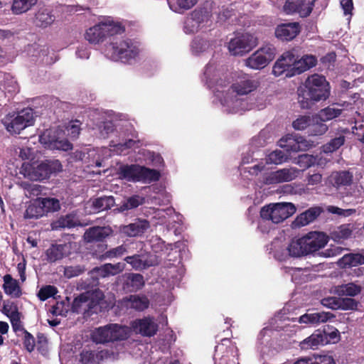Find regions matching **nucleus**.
Masks as SVG:
<instances>
[{
	"label": "nucleus",
	"mask_w": 364,
	"mask_h": 364,
	"mask_svg": "<svg viewBox=\"0 0 364 364\" xmlns=\"http://www.w3.org/2000/svg\"><path fill=\"white\" fill-rule=\"evenodd\" d=\"M284 60H285V58L278 59L275 62L272 68V73L277 77H279L283 75H284L286 77H294V75H289L292 71V67H288L287 64H284Z\"/></svg>",
	"instance_id": "45"
},
{
	"label": "nucleus",
	"mask_w": 364,
	"mask_h": 364,
	"mask_svg": "<svg viewBox=\"0 0 364 364\" xmlns=\"http://www.w3.org/2000/svg\"><path fill=\"white\" fill-rule=\"evenodd\" d=\"M303 237L292 239L288 246V251L291 256L299 257L306 255V249L304 247Z\"/></svg>",
	"instance_id": "40"
},
{
	"label": "nucleus",
	"mask_w": 364,
	"mask_h": 364,
	"mask_svg": "<svg viewBox=\"0 0 364 364\" xmlns=\"http://www.w3.org/2000/svg\"><path fill=\"white\" fill-rule=\"evenodd\" d=\"M10 320L13 330L15 332L22 331L24 333V331H26L22 326L20 321L19 313L18 311L17 306H14V310L11 311L10 315Z\"/></svg>",
	"instance_id": "56"
},
{
	"label": "nucleus",
	"mask_w": 364,
	"mask_h": 364,
	"mask_svg": "<svg viewBox=\"0 0 364 364\" xmlns=\"http://www.w3.org/2000/svg\"><path fill=\"white\" fill-rule=\"evenodd\" d=\"M81 122L79 120L71 121L67 126L68 135L73 139L77 138L80 133Z\"/></svg>",
	"instance_id": "58"
},
{
	"label": "nucleus",
	"mask_w": 364,
	"mask_h": 364,
	"mask_svg": "<svg viewBox=\"0 0 364 364\" xmlns=\"http://www.w3.org/2000/svg\"><path fill=\"white\" fill-rule=\"evenodd\" d=\"M60 134V132L55 129H46L39 136V141L45 146V148L50 149Z\"/></svg>",
	"instance_id": "43"
},
{
	"label": "nucleus",
	"mask_w": 364,
	"mask_h": 364,
	"mask_svg": "<svg viewBox=\"0 0 364 364\" xmlns=\"http://www.w3.org/2000/svg\"><path fill=\"white\" fill-rule=\"evenodd\" d=\"M303 141H299L292 136H287L279 140V146L284 148L287 152H298L302 150Z\"/></svg>",
	"instance_id": "39"
},
{
	"label": "nucleus",
	"mask_w": 364,
	"mask_h": 364,
	"mask_svg": "<svg viewBox=\"0 0 364 364\" xmlns=\"http://www.w3.org/2000/svg\"><path fill=\"white\" fill-rule=\"evenodd\" d=\"M328 343L326 337V329L324 328L323 331H316V333L311 334L309 337L304 339L301 343L302 349H316L321 345Z\"/></svg>",
	"instance_id": "21"
},
{
	"label": "nucleus",
	"mask_w": 364,
	"mask_h": 364,
	"mask_svg": "<svg viewBox=\"0 0 364 364\" xmlns=\"http://www.w3.org/2000/svg\"><path fill=\"white\" fill-rule=\"evenodd\" d=\"M296 208L291 203H278L263 206L260 210V217L263 221L279 223L294 215Z\"/></svg>",
	"instance_id": "6"
},
{
	"label": "nucleus",
	"mask_w": 364,
	"mask_h": 364,
	"mask_svg": "<svg viewBox=\"0 0 364 364\" xmlns=\"http://www.w3.org/2000/svg\"><path fill=\"white\" fill-rule=\"evenodd\" d=\"M125 268V264L118 262L117 264H105V269L108 271L109 275H116L122 272Z\"/></svg>",
	"instance_id": "62"
},
{
	"label": "nucleus",
	"mask_w": 364,
	"mask_h": 364,
	"mask_svg": "<svg viewBox=\"0 0 364 364\" xmlns=\"http://www.w3.org/2000/svg\"><path fill=\"white\" fill-rule=\"evenodd\" d=\"M72 149L73 144L67 139L60 137L59 134L50 149H57L66 151L71 150Z\"/></svg>",
	"instance_id": "55"
},
{
	"label": "nucleus",
	"mask_w": 364,
	"mask_h": 364,
	"mask_svg": "<svg viewBox=\"0 0 364 364\" xmlns=\"http://www.w3.org/2000/svg\"><path fill=\"white\" fill-rule=\"evenodd\" d=\"M91 303L90 294L88 293H82L73 299L71 311L77 314L82 311H86L87 308H90Z\"/></svg>",
	"instance_id": "34"
},
{
	"label": "nucleus",
	"mask_w": 364,
	"mask_h": 364,
	"mask_svg": "<svg viewBox=\"0 0 364 364\" xmlns=\"http://www.w3.org/2000/svg\"><path fill=\"white\" fill-rule=\"evenodd\" d=\"M324 122H325L318 114L311 116V121L307 131L308 134L309 136H320L324 134L328 130V127Z\"/></svg>",
	"instance_id": "33"
},
{
	"label": "nucleus",
	"mask_w": 364,
	"mask_h": 364,
	"mask_svg": "<svg viewBox=\"0 0 364 364\" xmlns=\"http://www.w3.org/2000/svg\"><path fill=\"white\" fill-rule=\"evenodd\" d=\"M128 245L126 244H122L116 247L112 248L107 251H106L102 255V259H114L119 258L122 257L124 254L127 252Z\"/></svg>",
	"instance_id": "47"
},
{
	"label": "nucleus",
	"mask_w": 364,
	"mask_h": 364,
	"mask_svg": "<svg viewBox=\"0 0 364 364\" xmlns=\"http://www.w3.org/2000/svg\"><path fill=\"white\" fill-rule=\"evenodd\" d=\"M55 21V16L52 11L47 8H41L35 16V24L41 28H46L50 26Z\"/></svg>",
	"instance_id": "31"
},
{
	"label": "nucleus",
	"mask_w": 364,
	"mask_h": 364,
	"mask_svg": "<svg viewBox=\"0 0 364 364\" xmlns=\"http://www.w3.org/2000/svg\"><path fill=\"white\" fill-rule=\"evenodd\" d=\"M296 160V164L302 169H306L316 164V157L311 154H304L299 155Z\"/></svg>",
	"instance_id": "50"
},
{
	"label": "nucleus",
	"mask_w": 364,
	"mask_h": 364,
	"mask_svg": "<svg viewBox=\"0 0 364 364\" xmlns=\"http://www.w3.org/2000/svg\"><path fill=\"white\" fill-rule=\"evenodd\" d=\"M23 334H24V337L23 339V346L26 349L27 351H28L29 353H31L35 349V346H36L35 338L33 336V335L27 331H24Z\"/></svg>",
	"instance_id": "60"
},
{
	"label": "nucleus",
	"mask_w": 364,
	"mask_h": 364,
	"mask_svg": "<svg viewBox=\"0 0 364 364\" xmlns=\"http://www.w3.org/2000/svg\"><path fill=\"white\" fill-rule=\"evenodd\" d=\"M150 227L146 220H136L134 223L120 227V232L128 237H136L144 234Z\"/></svg>",
	"instance_id": "19"
},
{
	"label": "nucleus",
	"mask_w": 364,
	"mask_h": 364,
	"mask_svg": "<svg viewBox=\"0 0 364 364\" xmlns=\"http://www.w3.org/2000/svg\"><path fill=\"white\" fill-rule=\"evenodd\" d=\"M131 329L144 337H152L157 333L159 325L153 317L146 316L136 318L131 322Z\"/></svg>",
	"instance_id": "12"
},
{
	"label": "nucleus",
	"mask_w": 364,
	"mask_h": 364,
	"mask_svg": "<svg viewBox=\"0 0 364 364\" xmlns=\"http://www.w3.org/2000/svg\"><path fill=\"white\" fill-rule=\"evenodd\" d=\"M2 122L9 132L12 134H19L26 127L33 124V110L26 108L17 113H9L3 119Z\"/></svg>",
	"instance_id": "7"
},
{
	"label": "nucleus",
	"mask_w": 364,
	"mask_h": 364,
	"mask_svg": "<svg viewBox=\"0 0 364 364\" xmlns=\"http://www.w3.org/2000/svg\"><path fill=\"white\" fill-rule=\"evenodd\" d=\"M123 278V289L129 291H136L145 284L144 277L140 274L128 273Z\"/></svg>",
	"instance_id": "23"
},
{
	"label": "nucleus",
	"mask_w": 364,
	"mask_h": 364,
	"mask_svg": "<svg viewBox=\"0 0 364 364\" xmlns=\"http://www.w3.org/2000/svg\"><path fill=\"white\" fill-rule=\"evenodd\" d=\"M288 158V155L282 150H275L272 151L266 159L267 164H280L284 162Z\"/></svg>",
	"instance_id": "49"
},
{
	"label": "nucleus",
	"mask_w": 364,
	"mask_h": 364,
	"mask_svg": "<svg viewBox=\"0 0 364 364\" xmlns=\"http://www.w3.org/2000/svg\"><path fill=\"white\" fill-rule=\"evenodd\" d=\"M299 172L296 168H282L271 172L265 177L264 182L265 184L270 185L291 181L297 177Z\"/></svg>",
	"instance_id": "15"
},
{
	"label": "nucleus",
	"mask_w": 364,
	"mask_h": 364,
	"mask_svg": "<svg viewBox=\"0 0 364 364\" xmlns=\"http://www.w3.org/2000/svg\"><path fill=\"white\" fill-rule=\"evenodd\" d=\"M314 7V2L310 0H287L284 6L288 14L297 13L302 18L309 16Z\"/></svg>",
	"instance_id": "14"
},
{
	"label": "nucleus",
	"mask_w": 364,
	"mask_h": 364,
	"mask_svg": "<svg viewBox=\"0 0 364 364\" xmlns=\"http://www.w3.org/2000/svg\"><path fill=\"white\" fill-rule=\"evenodd\" d=\"M215 354L221 356L218 364H239L238 348L230 338H223L221 343L215 346Z\"/></svg>",
	"instance_id": "10"
},
{
	"label": "nucleus",
	"mask_w": 364,
	"mask_h": 364,
	"mask_svg": "<svg viewBox=\"0 0 364 364\" xmlns=\"http://www.w3.org/2000/svg\"><path fill=\"white\" fill-rule=\"evenodd\" d=\"M58 293V289L55 286L46 285L40 289L37 294L38 299L44 301L54 296Z\"/></svg>",
	"instance_id": "51"
},
{
	"label": "nucleus",
	"mask_w": 364,
	"mask_h": 364,
	"mask_svg": "<svg viewBox=\"0 0 364 364\" xmlns=\"http://www.w3.org/2000/svg\"><path fill=\"white\" fill-rule=\"evenodd\" d=\"M311 117L307 115L299 116L292 122V127L296 130L309 129Z\"/></svg>",
	"instance_id": "52"
},
{
	"label": "nucleus",
	"mask_w": 364,
	"mask_h": 364,
	"mask_svg": "<svg viewBox=\"0 0 364 364\" xmlns=\"http://www.w3.org/2000/svg\"><path fill=\"white\" fill-rule=\"evenodd\" d=\"M68 247L66 244H52L46 251V260L55 262L68 256Z\"/></svg>",
	"instance_id": "24"
},
{
	"label": "nucleus",
	"mask_w": 364,
	"mask_h": 364,
	"mask_svg": "<svg viewBox=\"0 0 364 364\" xmlns=\"http://www.w3.org/2000/svg\"><path fill=\"white\" fill-rule=\"evenodd\" d=\"M345 136L340 135L338 137L332 139L328 144L324 146L326 152H333L338 149L345 142Z\"/></svg>",
	"instance_id": "53"
},
{
	"label": "nucleus",
	"mask_w": 364,
	"mask_h": 364,
	"mask_svg": "<svg viewBox=\"0 0 364 364\" xmlns=\"http://www.w3.org/2000/svg\"><path fill=\"white\" fill-rule=\"evenodd\" d=\"M107 350H101L97 353L87 349H83L79 355V361L81 364H96V358L100 357L102 359L104 355H107Z\"/></svg>",
	"instance_id": "37"
},
{
	"label": "nucleus",
	"mask_w": 364,
	"mask_h": 364,
	"mask_svg": "<svg viewBox=\"0 0 364 364\" xmlns=\"http://www.w3.org/2000/svg\"><path fill=\"white\" fill-rule=\"evenodd\" d=\"M341 298L330 296L323 298L321 300V304L331 309H340Z\"/></svg>",
	"instance_id": "61"
},
{
	"label": "nucleus",
	"mask_w": 364,
	"mask_h": 364,
	"mask_svg": "<svg viewBox=\"0 0 364 364\" xmlns=\"http://www.w3.org/2000/svg\"><path fill=\"white\" fill-rule=\"evenodd\" d=\"M62 169L63 166L59 160H45L36 166H31L27 173V176L32 181H41L48 179L53 174L60 172Z\"/></svg>",
	"instance_id": "8"
},
{
	"label": "nucleus",
	"mask_w": 364,
	"mask_h": 364,
	"mask_svg": "<svg viewBox=\"0 0 364 364\" xmlns=\"http://www.w3.org/2000/svg\"><path fill=\"white\" fill-rule=\"evenodd\" d=\"M353 230L354 227L351 223L341 225L331 232V237L336 242H342L352 236Z\"/></svg>",
	"instance_id": "30"
},
{
	"label": "nucleus",
	"mask_w": 364,
	"mask_h": 364,
	"mask_svg": "<svg viewBox=\"0 0 364 364\" xmlns=\"http://www.w3.org/2000/svg\"><path fill=\"white\" fill-rule=\"evenodd\" d=\"M140 181L156 182L160 179L161 173L156 169L141 166Z\"/></svg>",
	"instance_id": "46"
},
{
	"label": "nucleus",
	"mask_w": 364,
	"mask_h": 364,
	"mask_svg": "<svg viewBox=\"0 0 364 364\" xmlns=\"http://www.w3.org/2000/svg\"><path fill=\"white\" fill-rule=\"evenodd\" d=\"M37 2V0H14L11 9L14 14H21L28 11Z\"/></svg>",
	"instance_id": "44"
},
{
	"label": "nucleus",
	"mask_w": 364,
	"mask_h": 364,
	"mask_svg": "<svg viewBox=\"0 0 364 364\" xmlns=\"http://www.w3.org/2000/svg\"><path fill=\"white\" fill-rule=\"evenodd\" d=\"M132 331L131 328L126 325L109 323L96 328L91 333V340L96 344L124 341L130 337Z\"/></svg>",
	"instance_id": "3"
},
{
	"label": "nucleus",
	"mask_w": 364,
	"mask_h": 364,
	"mask_svg": "<svg viewBox=\"0 0 364 364\" xmlns=\"http://www.w3.org/2000/svg\"><path fill=\"white\" fill-rule=\"evenodd\" d=\"M256 46L253 36L245 33L232 38L228 44L230 53L233 55H243Z\"/></svg>",
	"instance_id": "11"
},
{
	"label": "nucleus",
	"mask_w": 364,
	"mask_h": 364,
	"mask_svg": "<svg viewBox=\"0 0 364 364\" xmlns=\"http://www.w3.org/2000/svg\"><path fill=\"white\" fill-rule=\"evenodd\" d=\"M298 102L301 109H311L316 102L326 100L330 95L326 77L314 74L307 77L303 87L297 90Z\"/></svg>",
	"instance_id": "1"
},
{
	"label": "nucleus",
	"mask_w": 364,
	"mask_h": 364,
	"mask_svg": "<svg viewBox=\"0 0 364 364\" xmlns=\"http://www.w3.org/2000/svg\"><path fill=\"white\" fill-rule=\"evenodd\" d=\"M353 176L349 171H340L333 172L329 181L333 186L339 188L341 186H347L351 185Z\"/></svg>",
	"instance_id": "26"
},
{
	"label": "nucleus",
	"mask_w": 364,
	"mask_h": 364,
	"mask_svg": "<svg viewBox=\"0 0 364 364\" xmlns=\"http://www.w3.org/2000/svg\"><path fill=\"white\" fill-rule=\"evenodd\" d=\"M110 232V229L105 227L95 226L85 231L84 237L88 242H102L109 235Z\"/></svg>",
	"instance_id": "27"
},
{
	"label": "nucleus",
	"mask_w": 364,
	"mask_h": 364,
	"mask_svg": "<svg viewBox=\"0 0 364 364\" xmlns=\"http://www.w3.org/2000/svg\"><path fill=\"white\" fill-rule=\"evenodd\" d=\"M359 302L353 298H341L340 309L348 310H357Z\"/></svg>",
	"instance_id": "59"
},
{
	"label": "nucleus",
	"mask_w": 364,
	"mask_h": 364,
	"mask_svg": "<svg viewBox=\"0 0 364 364\" xmlns=\"http://www.w3.org/2000/svg\"><path fill=\"white\" fill-rule=\"evenodd\" d=\"M114 204L115 200L112 196L99 197L92 201V207L98 212L109 210L112 208Z\"/></svg>",
	"instance_id": "42"
},
{
	"label": "nucleus",
	"mask_w": 364,
	"mask_h": 364,
	"mask_svg": "<svg viewBox=\"0 0 364 364\" xmlns=\"http://www.w3.org/2000/svg\"><path fill=\"white\" fill-rule=\"evenodd\" d=\"M141 166L137 164L124 165L119 168L120 178L129 181H140Z\"/></svg>",
	"instance_id": "28"
},
{
	"label": "nucleus",
	"mask_w": 364,
	"mask_h": 364,
	"mask_svg": "<svg viewBox=\"0 0 364 364\" xmlns=\"http://www.w3.org/2000/svg\"><path fill=\"white\" fill-rule=\"evenodd\" d=\"M145 203V198L139 195H134L129 197L118 208V211L123 213L132 209L138 208Z\"/></svg>",
	"instance_id": "41"
},
{
	"label": "nucleus",
	"mask_w": 364,
	"mask_h": 364,
	"mask_svg": "<svg viewBox=\"0 0 364 364\" xmlns=\"http://www.w3.org/2000/svg\"><path fill=\"white\" fill-rule=\"evenodd\" d=\"M20 186L23 190L25 196L28 198L41 197L40 196L42 195L45 189V187L41 185L28 181L21 182Z\"/></svg>",
	"instance_id": "38"
},
{
	"label": "nucleus",
	"mask_w": 364,
	"mask_h": 364,
	"mask_svg": "<svg viewBox=\"0 0 364 364\" xmlns=\"http://www.w3.org/2000/svg\"><path fill=\"white\" fill-rule=\"evenodd\" d=\"M343 267H353L364 264V255L360 253H348L344 255L338 261Z\"/></svg>",
	"instance_id": "35"
},
{
	"label": "nucleus",
	"mask_w": 364,
	"mask_h": 364,
	"mask_svg": "<svg viewBox=\"0 0 364 364\" xmlns=\"http://www.w3.org/2000/svg\"><path fill=\"white\" fill-rule=\"evenodd\" d=\"M314 364H336L333 358L328 355H313Z\"/></svg>",
	"instance_id": "63"
},
{
	"label": "nucleus",
	"mask_w": 364,
	"mask_h": 364,
	"mask_svg": "<svg viewBox=\"0 0 364 364\" xmlns=\"http://www.w3.org/2000/svg\"><path fill=\"white\" fill-rule=\"evenodd\" d=\"M306 255L314 253L325 247L328 239L323 232H311L302 237Z\"/></svg>",
	"instance_id": "13"
},
{
	"label": "nucleus",
	"mask_w": 364,
	"mask_h": 364,
	"mask_svg": "<svg viewBox=\"0 0 364 364\" xmlns=\"http://www.w3.org/2000/svg\"><path fill=\"white\" fill-rule=\"evenodd\" d=\"M321 209L319 207L310 208L296 217L294 223L297 226H305L313 222L321 214Z\"/></svg>",
	"instance_id": "32"
},
{
	"label": "nucleus",
	"mask_w": 364,
	"mask_h": 364,
	"mask_svg": "<svg viewBox=\"0 0 364 364\" xmlns=\"http://www.w3.org/2000/svg\"><path fill=\"white\" fill-rule=\"evenodd\" d=\"M333 317L334 316L330 312L306 313L299 318V322L300 323L315 325L326 322Z\"/></svg>",
	"instance_id": "25"
},
{
	"label": "nucleus",
	"mask_w": 364,
	"mask_h": 364,
	"mask_svg": "<svg viewBox=\"0 0 364 364\" xmlns=\"http://www.w3.org/2000/svg\"><path fill=\"white\" fill-rule=\"evenodd\" d=\"M124 261H126L127 263L131 264L132 267L135 269H141L146 267L145 262L141 259V255H139L126 257L124 258Z\"/></svg>",
	"instance_id": "57"
},
{
	"label": "nucleus",
	"mask_w": 364,
	"mask_h": 364,
	"mask_svg": "<svg viewBox=\"0 0 364 364\" xmlns=\"http://www.w3.org/2000/svg\"><path fill=\"white\" fill-rule=\"evenodd\" d=\"M301 26L298 22L284 23L277 26L274 35L282 41H290L301 32Z\"/></svg>",
	"instance_id": "16"
},
{
	"label": "nucleus",
	"mask_w": 364,
	"mask_h": 364,
	"mask_svg": "<svg viewBox=\"0 0 364 364\" xmlns=\"http://www.w3.org/2000/svg\"><path fill=\"white\" fill-rule=\"evenodd\" d=\"M361 287L353 282L336 287L335 293L339 296H355L361 291Z\"/></svg>",
	"instance_id": "36"
},
{
	"label": "nucleus",
	"mask_w": 364,
	"mask_h": 364,
	"mask_svg": "<svg viewBox=\"0 0 364 364\" xmlns=\"http://www.w3.org/2000/svg\"><path fill=\"white\" fill-rule=\"evenodd\" d=\"M2 288L4 293L11 298H19L22 295V289L17 279H14L9 274L3 277Z\"/></svg>",
	"instance_id": "22"
},
{
	"label": "nucleus",
	"mask_w": 364,
	"mask_h": 364,
	"mask_svg": "<svg viewBox=\"0 0 364 364\" xmlns=\"http://www.w3.org/2000/svg\"><path fill=\"white\" fill-rule=\"evenodd\" d=\"M80 225V221L73 214L61 215L51 223L52 229L58 230L64 228H73Z\"/></svg>",
	"instance_id": "29"
},
{
	"label": "nucleus",
	"mask_w": 364,
	"mask_h": 364,
	"mask_svg": "<svg viewBox=\"0 0 364 364\" xmlns=\"http://www.w3.org/2000/svg\"><path fill=\"white\" fill-rule=\"evenodd\" d=\"M284 64H287L288 67L294 66L295 63V50L292 49L291 50H288L284 52L279 59H284Z\"/></svg>",
	"instance_id": "64"
},
{
	"label": "nucleus",
	"mask_w": 364,
	"mask_h": 364,
	"mask_svg": "<svg viewBox=\"0 0 364 364\" xmlns=\"http://www.w3.org/2000/svg\"><path fill=\"white\" fill-rule=\"evenodd\" d=\"M107 55L114 61L129 63L139 53L136 44L129 38H114L106 48Z\"/></svg>",
	"instance_id": "4"
},
{
	"label": "nucleus",
	"mask_w": 364,
	"mask_h": 364,
	"mask_svg": "<svg viewBox=\"0 0 364 364\" xmlns=\"http://www.w3.org/2000/svg\"><path fill=\"white\" fill-rule=\"evenodd\" d=\"M124 31V27L120 23L102 22L89 28L84 36L90 43L98 44L105 41L107 37L122 34Z\"/></svg>",
	"instance_id": "5"
},
{
	"label": "nucleus",
	"mask_w": 364,
	"mask_h": 364,
	"mask_svg": "<svg viewBox=\"0 0 364 364\" xmlns=\"http://www.w3.org/2000/svg\"><path fill=\"white\" fill-rule=\"evenodd\" d=\"M259 85V81L249 76H242L238 77L231 87L233 92L239 95H247L255 90Z\"/></svg>",
	"instance_id": "17"
},
{
	"label": "nucleus",
	"mask_w": 364,
	"mask_h": 364,
	"mask_svg": "<svg viewBox=\"0 0 364 364\" xmlns=\"http://www.w3.org/2000/svg\"><path fill=\"white\" fill-rule=\"evenodd\" d=\"M61 209L59 199L54 197H38L26 203L23 212L25 220H38L50 214L58 212Z\"/></svg>",
	"instance_id": "2"
},
{
	"label": "nucleus",
	"mask_w": 364,
	"mask_h": 364,
	"mask_svg": "<svg viewBox=\"0 0 364 364\" xmlns=\"http://www.w3.org/2000/svg\"><path fill=\"white\" fill-rule=\"evenodd\" d=\"M127 308L133 309L137 311H143L148 309L150 304L149 299L145 295L134 294L126 296L122 300Z\"/></svg>",
	"instance_id": "20"
},
{
	"label": "nucleus",
	"mask_w": 364,
	"mask_h": 364,
	"mask_svg": "<svg viewBox=\"0 0 364 364\" xmlns=\"http://www.w3.org/2000/svg\"><path fill=\"white\" fill-rule=\"evenodd\" d=\"M342 112L341 109L327 107L320 110L317 114L324 122L331 120L341 115Z\"/></svg>",
	"instance_id": "48"
},
{
	"label": "nucleus",
	"mask_w": 364,
	"mask_h": 364,
	"mask_svg": "<svg viewBox=\"0 0 364 364\" xmlns=\"http://www.w3.org/2000/svg\"><path fill=\"white\" fill-rule=\"evenodd\" d=\"M274 56L275 48L272 45H266L252 53L245 60V65L252 69H262L267 66Z\"/></svg>",
	"instance_id": "9"
},
{
	"label": "nucleus",
	"mask_w": 364,
	"mask_h": 364,
	"mask_svg": "<svg viewBox=\"0 0 364 364\" xmlns=\"http://www.w3.org/2000/svg\"><path fill=\"white\" fill-rule=\"evenodd\" d=\"M294 66L292 67L290 75H299L316 66L317 58L313 55H304L301 58L295 53Z\"/></svg>",
	"instance_id": "18"
},
{
	"label": "nucleus",
	"mask_w": 364,
	"mask_h": 364,
	"mask_svg": "<svg viewBox=\"0 0 364 364\" xmlns=\"http://www.w3.org/2000/svg\"><path fill=\"white\" fill-rule=\"evenodd\" d=\"M85 271V267L83 265L68 266L64 268V276L68 279L77 277Z\"/></svg>",
	"instance_id": "54"
}]
</instances>
